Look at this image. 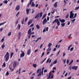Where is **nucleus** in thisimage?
<instances>
[{
    "label": "nucleus",
    "instance_id": "f257e3e1",
    "mask_svg": "<svg viewBox=\"0 0 79 79\" xmlns=\"http://www.w3.org/2000/svg\"><path fill=\"white\" fill-rule=\"evenodd\" d=\"M10 57V54L8 52H7L6 55L4 56V58L6 57L5 60L6 61H8V60H9Z\"/></svg>",
    "mask_w": 79,
    "mask_h": 79
},
{
    "label": "nucleus",
    "instance_id": "f03ea898",
    "mask_svg": "<svg viewBox=\"0 0 79 79\" xmlns=\"http://www.w3.org/2000/svg\"><path fill=\"white\" fill-rule=\"evenodd\" d=\"M42 15H43V13L42 12H41L40 13H39L37 15H36L35 17V19H37V18H38L39 17L40 18H41L42 16Z\"/></svg>",
    "mask_w": 79,
    "mask_h": 79
},
{
    "label": "nucleus",
    "instance_id": "7ed1b4c3",
    "mask_svg": "<svg viewBox=\"0 0 79 79\" xmlns=\"http://www.w3.org/2000/svg\"><path fill=\"white\" fill-rule=\"evenodd\" d=\"M41 71L42 69H38L37 73V74H38V73H39V74L37 75L38 77H39V76H41L42 75V74L41 73Z\"/></svg>",
    "mask_w": 79,
    "mask_h": 79
},
{
    "label": "nucleus",
    "instance_id": "20e7f679",
    "mask_svg": "<svg viewBox=\"0 0 79 79\" xmlns=\"http://www.w3.org/2000/svg\"><path fill=\"white\" fill-rule=\"evenodd\" d=\"M18 65H19V62H17V61L14 62L13 64V68H15L16 66H18Z\"/></svg>",
    "mask_w": 79,
    "mask_h": 79
},
{
    "label": "nucleus",
    "instance_id": "39448f33",
    "mask_svg": "<svg viewBox=\"0 0 79 79\" xmlns=\"http://www.w3.org/2000/svg\"><path fill=\"white\" fill-rule=\"evenodd\" d=\"M21 52L22 53H21L20 54V58H22V57H24V55H25V53H24V52L22 50H21Z\"/></svg>",
    "mask_w": 79,
    "mask_h": 79
},
{
    "label": "nucleus",
    "instance_id": "423d86ee",
    "mask_svg": "<svg viewBox=\"0 0 79 79\" xmlns=\"http://www.w3.org/2000/svg\"><path fill=\"white\" fill-rule=\"evenodd\" d=\"M77 68H78V66H73L72 67V69H75V71H76L77 69Z\"/></svg>",
    "mask_w": 79,
    "mask_h": 79
},
{
    "label": "nucleus",
    "instance_id": "0eeeda50",
    "mask_svg": "<svg viewBox=\"0 0 79 79\" xmlns=\"http://www.w3.org/2000/svg\"><path fill=\"white\" fill-rule=\"evenodd\" d=\"M46 23H47V20L46 18H45L43 22V25H45Z\"/></svg>",
    "mask_w": 79,
    "mask_h": 79
},
{
    "label": "nucleus",
    "instance_id": "6e6552de",
    "mask_svg": "<svg viewBox=\"0 0 79 79\" xmlns=\"http://www.w3.org/2000/svg\"><path fill=\"white\" fill-rule=\"evenodd\" d=\"M19 9H20V6H19V5H17L15 7V10L18 11V10H19Z\"/></svg>",
    "mask_w": 79,
    "mask_h": 79
},
{
    "label": "nucleus",
    "instance_id": "1a4fd4ad",
    "mask_svg": "<svg viewBox=\"0 0 79 79\" xmlns=\"http://www.w3.org/2000/svg\"><path fill=\"white\" fill-rule=\"evenodd\" d=\"M59 20L62 23H63L65 22V20H64V19H59Z\"/></svg>",
    "mask_w": 79,
    "mask_h": 79
},
{
    "label": "nucleus",
    "instance_id": "9d476101",
    "mask_svg": "<svg viewBox=\"0 0 79 79\" xmlns=\"http://www.w3.org/2000/svg\"><path fill=\"white\" fill-rule=\"evenodd\" d=\"M26 13L27 15H28L30 11V9L27 8L26 9Z\"/></svg>",
    "mask_w": 79,
    "mask_h": 79
},
{
    "label": "nucleus",
    "instance_id": "9b49d317",
    "mask_svg": "<svg viewBox=\"0 0 79 79\" xmlns=\"http://www.w3.org/2000/svg\"><path fill=\"white\" fill-rule=\"evenodd\" d=\"M56 23L57 26H59L60 25V22L59 21V20H58V19H57V20Z\"/></svg>",
    "mask_w": 79,
    "mask_h": 79
},
{
    "label": "nucleus",
    "instance_id": "f8f14e48",
    "mask_svg": "<svg viewBox=\"0 0 79 79\" xmlns=\"http://www.w3.org/2000/svg\"><path fill=\"white\" fill-rule=\"evenodd\" d=\"M31 49H30L27 52V55H29L31 54Z\"/></svg>",
    "mask_w": 79,
    "mask_h": 79
},
{
    "label": "nucleus",
    "instance_id": "ddd939ff",
    "mask_svg": "<svg viewBox=\"0 0 79 79\" xmlns=\"http://www.w3.org/2000/svg\"><path fill=\"white\" fill-rule=\"evenodd\" d=\"M21 32H20L19 33V35H18V39H20L21 38Z\"/></svg>",
    "mask_w": 79,
    "mask_h": 79
},
{
    "label": "nucleus",
    "instance_id": "4468645a",
    "mask_svg": "<svg viewBox=\"0 0 79 79\" xmlns=\"http://www.w3.org/2000/svg\"><path fill=\"white\" fill-rule=\"evenodd\" d=\"M32 21L31 20H29L28 22V26H29L31 23H32Z\"/></svg>",
    "mask_w": 79,
    "mask_h": 79
},
{
    "label": "nucleus",
    "instance_id": "2eb2a0df",
    "mask_svg": "<svg viewBox=\"0 0 79 79\" xmlns=\"http://www.w3.org/2000/svg\"><path fill=\"white\" fill-rule=\"evenodd\" d=\"M31 29L30 28L28 31V34H31Z\"/></svg>",
    "mask_w": 79,
    "mask_h": 79
},
{
    "label": "nucleus",
    "instance_id": "dca6fc26",
    "mask_svg": "<svg viewBox=\"0 0 79 79\" xmlns=\"http://www.w3.org/2000/svg\"><path fill=\"white\" fill-rule=\"evenodd\" d=\"M57 3H58V2H56L54 4L53 6L55 8L57 7Z\"/></svg>",
    "mask_w": 79,
    "mask_h": 79
},
{
    "label": "nucleus",
    "instance_id": "f3484780",
    "mask_svg": "<svg viewBox=\"0 0 79 79\" xmlns=\"http://www.w3.org/2000/svg\"><path fill=\"white\" fill-rule=\"evenodd\" d=\"M35 4H34V2H32L31 5V6L32 7H34V6H35Z\"/></svg>",
    "mask_w": 79,
    "mask_h": 79
},
{
    "label": "nucleus",
    "instance_id": "a211bd4d",
    "mask_svg": "<svg viewBox=\"0 0 79 79\" xmlns=\"http://www.w3.org/2000/svg\"><path fill=\"white\" fill-rule=\"evenodd\" d=\"M9 68L10 69L11 72L14 71V70H15V69H14L11 68V67H10V66H9Z\"/></svg>",
    "mask_w": 79,
    "mask_h": 79
},
{
    "label": "nucleus",
    "instance_id": "6ab92c4d",
    "mask_svg": "<svg viewBox=\"0 0 79 79\" xmlns=\"http://www.w3.org/2000/svg\"><path fill=\"white\" fill-rule=\"evenodd\" d=\"M52 45V44L51 43H49L48 45V48H50L51 47V46Z\"/></svg>",
    "mask_w": 79,
    "mask_h": 79
},
{
    "label": "nucleus",
    "instance_id": "aec40b11",
    "mask_svg": "<svg viewBox=\"0 0 79 79\" xmlns=\"http://www.w3.org/2000/svg\"><path fill=\"white\" fill-rule=\"evenodd\" d=\"M74 16V14H70V18H73Z\"/></svg>",
    "mask_w": 79,
    "mask_h": 79
},
{
    "label": "nucleus",
    "instance_id": "412c9836",
    "mask_svg": "<svg viewBox=\"0 0 79 79\" xmlns=\"http://www.w3.org/2000/svg\"><path fill=\"white\" fill-rule=\"evenodd\" d=\"M6 23V22H4L1 23H0V26H2V25H3V24H5Z\"/></svg>",
    "mask_w": 79,
    "mask_h": 79
},
{
    "label": "nucleus",
    "instance_id": "4be33fe9",
    "mask_svg": "<svg viewBox=\"0 0 79 79\" xmlns=\"http://www.w3.org/2000/svg\"><path fill=\"white\" fill-rule=\"evenodd\" d=\"M14 55V53L13 52H11L10 53V58H12L13 56V55Z\"/></svg>",
    "mask_w": 79,
    "mask_h": 79
},
{
    "label": "nucleus",
    "instance_id": "5701e85b",
    "mask_svg": "<svg viewBox=\"0 0 79 79\" xmlns=\"http://www.w3.org/2000/svg\"><path fill=\"white\" fill-rule=\"evenodd\" d=\"M72 46V44H71L68 47V50H70V48Z\"/></svg>",
    "mask_w": 79,
    "mask_h": 79
},
{
    "label": "nucleus",
    "instance_id": "b1692460",
    "mask_svg": "<svg viewBox=\"0 0 79 79\" xmlns=\"http://www.w3.org/2000/svg\"><path fill=\"white\" fill-rule=\"evenodd\" d=\"M51 50H52V49L51 48H49L47 49V52H50L51 51Z\"/></svg>",
    "mask_w": 79,
    "mask_h": 79
},
{
    "label": "nucleus",
    "instance_id": "393cba45",
    "mask_svg": "<svg viewBox=\"0 0 79 79\" xmlns=\"http://www.w3.org/2000/svg\"><path fill=\"white\" fill-rule=\"evenodd\" d=\"M65 24H66V23H61V25L62 27H64L65 26Z\"/></svg>",
    "mask_w": 79,
    "mask_h": 79
},
{
    "label": "nucleus",
    "instance_id": "a878e982",
    "mask_svg": "<svg viewBox=\"0 0 79 79\" xmlns=\"http://www.w3.org/2000/svg\"><path fill=\"white\" fill-rule=\"evenodd\" d=\"M45 17H46V14L44 15L43 16L42 18V19H44Z\"/></svg>",
    "mask_w": 79,
    "mask_h": 79
},
{
    "label": "nucleus",
    "instance_id": "bb28decb",
    "mask_svg": "<svg viewBox=\"0 0 79 79\" xmlns=\"http://www.w3.org/2000/svg\"><path fill=\"white\" fill-rule=\"evenodd\" d=\"M8 1L7 0L4 1L3 2V3H4L5 4H7L8 3Z\"/></svg>",
    "mask_w": 79,
    "mask_h": 79
},
{
    "label": "nucleus",
    "instance_id": "cd10ccee",
    "mask_svg": "<svg viewBox=\"0 0 79 79\" xmlns=\"http://www.w3.org/2000/svg\"><path fill=\"white\" fill-rule=\"evenodd\" d=\"M20 13V11H19L17 14L16 15V17H18V15H19V14Z\"/></svg>",
    "mask_w": 79,
    "mask_h": 79
},
{
    "label": "nucleus",
    "instance_id": "c85d7f7f",
    "mask_svg": "<svg viewBox=\"0 0 79 79\" xmlns=\"http://www.w3.org/2000/svg\"><path fill=\"white\" fill-rule=\"evenodd\" d=\"M5 45H4V43L2 44V45L1 46L2 48V49H4V48H5Z\"/></svg>",
    "mask_w": 79,
    "mask_h": 79
},
{
    "label": "nucleus",
    "instance_id": "c756f323",
    "mask_svg": "<svg viewBox=\"0 0 79 79\" xmlns=\"http://www.w3.org/2000/svg\"><path fill=\"white\" fill-rule=\"evenodd\" d=\"M36 27L37 29H40V26H39V25H36Z\"/></svg>",
    "mask_w": 79,
    "mask_h": 79
},
{
    "label": "nucleus",
    "instance_id": "7c9ffc66",
    "mask_svg": "<svg viewBox=\"0 0 79 79\" xmlns=\"http://www.w3.org/2000/svg\"><path fill=\"white\" fill-rule=\"evenodd\" d=\"M46 58H45L41 62V64H42V63H43V62H44V61H45V60H46Z\"/></svg>",
    "mask_w": 79,
    "mask_h": 79
},
{
    "label": "nucleus",
    "instance_id": "2f4dec72",
    "mask_svg": "<svg viewBox=\"0 0 79 79\" xmlns=\"http://www.w3.org/2000/svg\"><path fill=\"white\" fill-rule=\"evenodd\" d=\"M73 63V60H71V62H70L69 63V65H71V64H72V63Z\"/></svg>",
    "mask_w": 79,
    "mask_h": 79
},
{
    "label": "nucleus",
    "instance_id": "473e14b6",
    "mask_svg": "<svg viewBox=\"0 0 79 79\" xmlns=\"http://www.w3.org/2000/svg\"><path fill=\"white\" fill-rule=\"evenodd\" d=\"M56 63H57V60H56L53 62V64H56Z\"/></svg>",
    "mask_w": 79,
    "mask_h": 79
},
{
    "label": "nucleus",
    "instance_id": "72a5a7b5",
    "mask_svg": "<svg viewBox=\"0 0 79 79\" xmlns=\"http://www.w3.org/2000/svg\"><path fill=\"white\" fill-rule=\"evenodd\" d=\"M10 74V73H9V72L8 71H7L6 73V76H8V75Z\"/></svg>",
    "mask_w": 79,
    "mask_h": 79
},
{
    "label": "nucleus",
    "instance_id": "f704fd0d",
    "mask_svg": "<svg viewBox=\"0 0 79 79\" xmlns=\"http://www.w3.org/2000/svg\"><path fill=\"white\" fill-rule=\"evenodd\" d=\"M57 19H55L52 22L53 24H54L55 23H56Z\"/></svg>",
    "mask_w": 79,
    "mask_h": 79
},
{
    "label": "nucleus",
    "instance_id": "c9c22d12",
    "mask_svg": "<svg viewBox=\"0 0 79 79\" xmlns=\"http://www.w3.org/2000/svg\"><path fill=\"white\" fill-rule=\"evenodd\" d=\"M32 1H33V0H30V2L28 3L29 5H31L32 4Z\"/></svg>",
    "mask_w": 79,
    "mask_h": 79
},
{
    "label": "nucleus",
    "instance_id": "e433bc0d",
    "mask_svg": "<svg viewBox=\"0 0 79 79\" xmlns=\"http://www.w3.org/2000/svg\"><path fill=\"white\" fill-rule=\"evenodd\" d=\"M11 32H10L8 33V36H10L11 35Z\"/></svg>",
    "mask_w": 79,
    "mask_h": 79
},
{
    "label": "nucleus",
    "instance_id": "4c0bfd02",
    "mask_svg": "<svg viewBox=\"0 0 79 79\" xmlns=\"http://www.w3.org/2000/svg\"><path fill=\"white\" fill-rule=\"evenodd\" d=\"M50 58H49L47 60L46 63H48V62H49V61H50Z\"/></svg>",
    "mask_w": 79,
    "mask_h": 79
},
{
    "label": "nucleus",
    "instance_id": "58836bf2",
    "mask_svg": "<svg viewBox=\"0 0 79 79\" xmlns=\"http://www.w3.org/2000/svg\"><path fill=\"white\" fill-rule=\"evenodd\" d=\"M33 66L34 67V68H36V67H37V65H36L35 64H33Z\"/></svg>",
    "mask_w": 79,
    "mask_h": 79
},
{
    "label": "nucleus",
    "instance_id": "ea45409f",
    "mask_svg": "<svg viewBox=\"0 0 79 79\" xmlns=\"http://www.w3.org/2000/svg\"><path fill=\"white\" fill-rule=\"evenodd\" d=\"M21 27V26L19 24L18 25V29L19 30H20V28Z\"/></svg>",
    "mask_w": 79,
    "mask_h": 79
},
{
    "label": "nucleus",
    "instance_id": "a19ab883",
    "mask_svg": "<svg viewBox=\"0 0 79 79\" xmlns=\"http://www.w3.org/2000/svg\"><path fill=\"white\" fill-rule=\"evenodd\" d=\"M5 67L6 66V64H5V62L4 63H3L2 65V67Z\"/></svg>",
    "mask_w": 79,
    "mask_h": 79
},
{
    "label": "nucleus",
    "instance_id": "79ce46f5",
    "mask_svg": "<svg viewBox=\"0 0 79 79\" xmlns=\"http://www.w3.org/2000/svg\"><path fill=\"white\" fill-rule=\"evenodd\" d=\"M79 9V6L78 7H77L75 8V10H78Z\"/></svg>",
    "mask_w": 79,
    "mask_h": 79
},
{
    "label": "nucleus",
    "instance_id": "37998d69",
    "mask_svg": "<svg viewBox=\"0 0 79 79\" xmlns=\"http://www.w3.org/2000/svg\"><path fill=\"white\" fill-rule=\"evenodd\" d=\"M77 16V14H75L74 15V17L73 18V19H74L75 18H76Z\"/></svg>",
    "mask_w": 79,
    "mask_h": 79
},
{
    "label": "nucleus",
    "instance_id": "c03bdc74",
    "mask_svg": "<svg viewBox=\"0 0 79 79\" xmlns=\"http://www.w3.org/2000/svg\"><path fill=\"white\" fill-rule=\"evenodd\" d=\"M64 6H65V5H66V1L65 0H64Z\"/></svg>",
    "mask_w": 79,
    "mask_h": 79
},
{
    "label": "nucleus",
    "instance_id": "a18cd8bd",
    "mask_svg": "<svg viewBox=\"0 0 79 79\" xmlns=\"http://www.w3.org/2000/svg\"><path fill=\"white\" fill-rule=\"evenodd\" d=\"M39 39L38 38H37V39L36 40H34L33 41V42H34V41H35V42H37L38 41H39Z\"/></svg>",
    "mask_w": 79,
    "mask_h": 79
},
{
    "label": "nucleus",
    "instance_id": "49530a36",
    "mask_svg": "<svg viewBox=\"0 0 79 79\" xmlns=\"http://www.w3.org/2000/svg\"><path fill=\"white\" fill-rule=\"evenodd\" d=\"M74 50V48L73 47H72L70 48V51L71 52H72L73 51V50Z\"/></svg>",
    "mask_w": 79,
    "mask_h": 79
},
{
    "label": "nucleus",
    "instance_id": "de8ad7c7",
    "mask_svg": "<svg viewBox=\"0 0 79 79\" xmlns=\"http://www.w3.org/2000/svg\"><path fill=\"white\" fill-rule=\"evenodd\" d=\"M69 16V14H68L67 15H66L65 17V18L66 19H67V18H68Z\"/></svg>",
    "mask_w": 79,
    "mask_h": 79
},
{
    "label": "nucleus",
    "instance_id": "09e8293b",
    "mask_svg": "<svg viewBox=\"0 0 79 79\" xmlns=\"http://www.w3.org/2000/svg\"><path fill=\"white\" fill-rule=\"evenodd\" d=\"M53 63H51L50 65V67H52V66H53Z\"/></svg>",
    "mask_w": 79,
    "mask_h": 79
},
{
    "label": "nucleus",
    "instance_id": "8fccbe9b",
    "mask_svg": "<svg viewBox=\"0 0 79 79\" xmlns=\"http://www.w3.org/2000/svg\"><path fill=\"white\" fill-rule=\"evenodd\" d=\"M71 35H72V34H70L68 36V39L70 37H71Z\"/></svg>",
    "mask_w": 79,
    "mask_h": 79
},
{
    "label": "nucleus",
    "instance_id": "3c124183",
    "mask_svg": "<svg viewBox=\"0 0 79 79\" xmlns=\"http://www.w3.org/2000/svg\"><path fill=\"white\" fill-rule=\"evenodd\" d=\"M31 38V35L29 34V35L28 36V39H29Z\"/></svg>",
    "mask_w": 79,
    "mask_h": 79
},
{
    "label": "nucleus",
    "instance_id": "603ef678",
    "mask_svg": "<svg viewBox=\"0 0 79 79\" xmlns=\"http://www.w3.org/2000/svg\"><path fill=\"white\" fill-rule=\"evenodd\" d=\"M68 73H66V74H65L64 75L65 77H66V76H68Z\"/></svg>",
    "mask_w": 79,
    "mask_h": 79
},
{
    "label": "nucleus",
    "instance_id": "864d4df0",
    "mask_svg": "<svg viewBox=\"0 0 79 79\" xmlns=\"http://www.w3.org/2000/svg\"><path fill=\"white\" fill-rule=\"evenodd\" d=\"M56 50V48H54L53 49V52H55Z\"/></svg>",
    "mask_w": 79,
    "mask_h": 79
},
{
    "label": "nucleus",
    "instance_id": "5fc2aeb1",
    "mask_svg": "<svg viewBox=\"0 0 79 79\" xmlns=\"http://www.w3.org/2000/svg\"><path fill=\"white\" fill-rule=\"evenodd\" d=\"M22 24H24V19H23L22 21Z\"/></svg>",
    "mask_w": 79,
    "mask_h": 79
},
{
    "label": "nucleus",
    "instance_id": "6e6d98bb",
    "mask_svg": "<svg viewBox=\"0 0 79 79\" xmlns=\"http://www.w3.org/2000/svg\"><path fill=\"white\" fill-rule=\"evenodd\" d=\"M64 60V64H65L66 63V59H65L64 60H63V61Z\"/></svg>",
    "mask_w": 79,
    "mask_h": 79
},
{
    "label": "nucleus",
    "instance_id": "4d7b16f0",
    "mask_svg": "<svg viewBox=\"0 0 79 79\" xmlns=\"http://www.w3.org/2000/svg\"><path fill=\"white\" fill-rule=\"evenodd\" d=\"M75 21H76V19H74L73 20H71V21H72V22H74Z\"/></svg>",
    "mask_w": 79,
    "mask_h": 79
},
{
    "label": "nucleus",
    "instance_id": "13d9d810",
    "mask_svg": "<svg viewBox=\"0 0 79 79\" xmlns=\"http://www.w3.org/2000/svg\"><path fill=\"white\" fill-rule=\"evenodd\" d=\"M47 69H45L44 71V73H47Z\"/></svg>",
    "mask_w": 79,
    "mask_h": 79
},
{
    "label": "nucleus",
    "instance_id": "bf43d9fd",
    "mask_svg": "<svg viewBox=\"0 0 79 79\" xmlns=\"http://www.w3.org/2000/svg\"><path fill=\"white\" fill-rule=\"evenodd\" d=\"M38 6H39V4H37L35 5V7H36V8H37V7H38Z\"/></svg>",
    "mask_w": 79,
    "mask_h": 79
},
{
    "label": "nucleus",
    "instance_id": "052dcab7",
    "mask_svg": "<svg viewBox=\"0 0 79 79\" xmlns=\"http://www.w3.org/2000/svg\"><path fill=\"white\" fill-rule=\"evenodd\" d=\"M73 14H74V13H73V10H72L70 12V15H72Z\"/></svg>",
    "mask_w": 79,
    "mask_h": 79
},
{
    "label": "nucleus",
    "instance_id": "680f3d73",
    "mask_svg": "<svg viewBox=\"0 0 79 79\" xmlns=\"http://www.w3.org/2000/svg\"><path fill=\"white\" fill-rule=\"evenodd\" d=\"M66 63L67 64H68V63H69V60H67Z\"/></svg>",
    "mask_w": 79,
    "mask_h": 79
},
{
    "label": "nucleus",
    "instance_id": "e2e57ef3",
    "mask_svg": "<svg viewBox=\"0 0 79 79\" xmlns=\"http://www.w3.org/2000/svg\"><path fill=\"white\" fill-rule=\"evenodd\" d=\"M43 46V44H41L40 46V48H41Z\"/></svg>",
    "mask_w": 79,
    "mask_h": 79
},
{
    "label": "nucleus",
    "instance_id": "0e129e2a",
    "mask_svg": "<svg viewBox=\"0 0 79 79\" xmlns=\"http://www.w3.org/2000/svg\"><path fill=\"white\" fill-rule=\"evenodd\" d=\"M44 54H45V52H43L42 54V55L41 56V57H42L43 56H44Z\"/></svg>",
    "mask_w": 79,
    "mask_h": 79
},
{
    "label": "nucleus",
    "instance_id": "69168bd1",
    "mask_svg": "<svg viewBox=\"0 0 79 79\" xmlns=\"http://www.w3.org/2000/svg\"><path fill=\"white\" fill-rule=\"evenodd\" d=\"M27 19H28L27 17H26L25 18V22H26V21H27Z\"/></svg>",
    "mask_w": 79,
    "mask_h": 79
},
{
    "label": "nucleus",
    "instance_id": "338daca9",
    "mask_svg": "<svg viewBox=\"0 0 79 79\" xmlns=\"http://www.w3.org/2000/svg\"><path fill=\"white\" fill-rule=\"evenodd\" d=\"M46 31H48V27H47V28H46Z\"/></svg>",
    "mask_w": 79,
    "mask_h": 79
},
{
    "label": "nucleus",
    "instance_id": "774afa93",
    "mask_svg": "<svg viewBox=\"0 0 79 79\" xmlns=\"http://www.w3.org/2000/svg\"><path fill=\"white\" fill-rule=\"evenodd\" d=\"M70 21H69V22H68V23L67 25H68H68H70Z\"/></svg>",
    "mask_w": 79,
    "mask_h": 79
}]
</instances>
